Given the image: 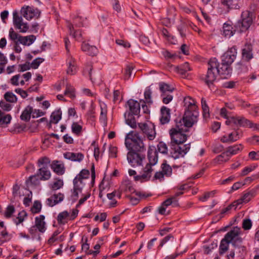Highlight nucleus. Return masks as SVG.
<instances>
[{
  "label": "nucleus",
  "mask_w": 259,
  "mask_h": 259,
  "mask_svg": "<svg viewBox=\"0 0 259 259\" xmlns=\"http://www.w3.org/2000/svg\"><path fill=\"white\" fill-rule=\"evenodd\" d=\"M149 162L144 167L142 175L134 177L135 181L141 182L148 181L152 176V172L155 170V166L157 163L158 152L155 149H149L148 151Z\"/></svg>",
  "instance_id": "1"
},
{
  "label": "nucleus",
  "mask_w": 259,
  "mask_h": 259,
  "mask_svg": "<svg viewBox=\"0 0 259 259\" xmlns=\"http://www.w3.org/2000/svg\"><path fill=\"white\" fill-rule=\"evenodd\" d=\"M125 145L130 151L141 152L146 149L143 140L139 133L133 131L126 134L125 138Z\"/></svg>",
  "instance_id": "2"
},
{
  "label": "nucleus",
  "mask_w": 259,
  "mask_h": 259,
  "mask_svg": "<svg viewBox=\"0 0 259 259\" xmlns=\"http://www.w3.org/2000/svg\"><path fill=\"white\" fill-rule=\"evenodd\" d=\"M181 120H176V127L169 131L171 145L184 143L187 140V135L184 133L187 130L183 127Z\"/></svg>",
  "instance_id": "3"
},
{
  "label": "nucleus",
  "mask_w": 259,
  "mask_h": 259,
  "mask_svg": "<svg viewBox=\"0 0 259 259\" xmlns=\"http://www.w3.org/2000/svg\"><path fill=\"white\" fill-rule=\"evenodd\" d=\"M253 19L252 13L248 11L243 12L240 20L238 21L235 26L236 30L241 32L246 31L252 23Z\"/></svg>",
  "instance_id": "4"
},
{
  "label": "nucleus",
  "mask_w": 259,
  "mask_h": 259,
  "mask_svg": "<svg viewBox=\"0 0 259 259\" xmlns=\"http://www.w3.org/2000/svg\"><path fill=\"white\" fill-rule=\"evenodd\" d=\"M218 65V60L215 58L210 59L208 62L207 72L203 79L204 80L205 83L209 87L212 84L216 79L218 73H217L215 68H217Z\"/></svg>",
  "instance_id": "5"
},
{
  "label": "nucleus",
  "mask_w": 259,
  "mask_h": 259,
  "mask_svg": "<svg viewBox=\"0 0 259 259\" xmlns=\"http://www.w3.org/2000/svg\"><path fill=\"white\" fill-rule=\"evenodd\" d=\"M198 116V111H185L183 118L179 120H181L183 127H191L197 122Z\"/></svg>",
  "instance_id": "6"
},
{
  "label": "nucleus",
  "mask_w": 259,
  "mask_h": 259,
  "mask_svg": "<svg viewBox=\"0 0 259 259\" xmlns=\"http://www.w3.org/2000/svg\"><path fill=\"white\" fill-rule=\"evenodd\" d=\"M241 232L240 228L238 227H234L225 235L224 238L233 245L237 246L242 241L240 237Z\"/></svg>",
  "instance_id": "7"
},
{
  "label": "nucleus",
  "mask_w": 259,
  "mask_h": 259,
  "mask_svg": "<svg viewBox=\"0 0 259 259\" xmlns=\"http://www.w3.org/2000/svg\"><path fill=\"white\" fill-rule=\"evenodd\" d=\"M13 23L15 29L18 30L21 33H25L29 29V25L23 21L17 10H14L13 12Z\"/></svg>",
  "instance_id": "8"
},
{
  "label": "nucleus",
  "mask_w": 259,
  "mask_h": 259,
  "mask_svg": "<svg viewBox=\"0 0 259 259\" xmlns=\"http://www.w3.org/2000/svg\"><path fill=\"white\" fill-rule=\"evenodd\" d=\"M171 146L172 148L170 153L171 156L175 159L184 157L190 149V144L184 145L182 143Z\"/></svg>",
  "instance_id": "9"
},
{
  "label": "nucleus",
  "mask_w": 259,
  "mask_h": 259,
  "mask_svg": "<svg viewBox=\"0 0 259 259\" xmlns=\"http://www.w3.org/2000/svg\"><path fill=\"white\" fill-rule=\"evenodd\" d=\"M138 127L149 140H153L155 138V125L152 123H139Z\"/></svg>",
  "instance_id": "10"
},
{
  "label": "nucleus",
  "mask_w": 259,
  "mask_h": 259,
  "mask_svg": "<svg viewBox=\"0 0 259 259\" xmlns=\"http://www.w3.org/2000/svg\"><path fill=\"white\" fill-rule=\"evenodd\" d=\"M127 159L132 166L136 167L142 165L145 156L136 151H131L127 154Z\"/></svg>",
  "instance_id": "11"
},
{
  "label": "nucleus",
  "mask_w": 259,
  "mask_h": 259,
  "mask_svg": "<svg viewBox=\"0 0 259 259\" xmlns=\"http://www.w3.org/2000/svg\"><path fill=\"white\" fill-rule=\"evenodd\" d=\"M21 14L27 20H31L33 18H38L40 12L36 8H34L29 6L22 7L20 11Z\"/></svg>",
  "instance_id": "12"
},
{
  "label": "nucleus",
  "mask_w": 259,
  "mask_h": 259,
  "mask_svg": "<svg viewBox=\"0 0 259 259\" xmlns=\"http://www.w3.org/2000/svg\"><path fill=\"white\" fill-rule=\"evenodd\" d=\"M226 124H233L237 126L249 127L250 121L242 116H231L226 121Z\"/></svg>",
  "instance_id": "13"
},
{
  "label": "nucleus",
  "mask_w": 259,
  "mask_h": 259,
  "mask_svg": "<svg viewBox=\"0 0 259 259\" xmlns=\"http://www.w3.org/2000/svg\"><path fill=\"white\" fill-rule=\"evenodd\" d=\"M237 54V52L236 47L231 48L222 56V62L231 65L234 61Z\"/></svg>",
  "instance_id": "14"
},
{
  "label": "nucleus",
  "mask_w": 259,
  "mask_h": 259,
  "mask_svg": "<svg viewBox=\"0 0 259 259\" xmlns=\"http://www.w3.org/2000/svg\"><path fill=\"white\" fill-rule=\"evenodd\" d=\"M73 182V189L72 197L74 200H76L78 197V193L81 192L82 188L85 185V181L80 179L78 177H75Z\"/></svg>",
  "instance_id": "15"
},
{
  "label": "nucleus",
  "mask_w": 259,
  "mask_h": 259,
  "mask_svg": "<svg viewBox=\"0 0 259 259\" xmlns=\"http://www.w3.org/2000/svg\"><path fill=\"white\" fill-rule=\"evenodd\" d=\"M217 68H215L217 73L223 76L224 77L230 75L232 73L231 65L222 62L221 64L218 62Z\"/></svg>",
  "instance_id": "16"
},
{
  "label": "nucleus",
  "mask_w": 259,
  "mask_h": 259,
  "mask_svg": "<svg viewBox=\"0 0 259 259\" xmlns=\"http://www.w3.org/2000/svg\"><path fill=\"white\" fill-rule=\"evenodd\" d=\"M220 4L228 11L231 9H238L242 4V0H220Z\"/></svg>",
  "instance_id": "17"
},
{
  "label": "nucleus",
  "mask_w": 259,
  "mask_h": 259,
  "mask_svg": "<svg viewBox=\"0 0 259 259\" xmlns=\"http://www.w3.org/2000/svg\"><path fill=\"white\" fill-rule=\"evenodd\" d=\"M252 46L251 44H246L242 50V57L246 61H249L253 58Z\"/></svg>",
  "instance_id": "18"
},
{
  "label": "nucleus",
  "mask_w": 259,
  "mask_h": 259,
  "mask_svg": "<svg viewBox=\"0 0 259 259\" xmlns=\"http://www.w3.org/2000/svg\"><path fill=\"white\" fill-rule=\"evenodd\" d=\"M64 199V195L61 193L55 194L47 200V204L50 206H53L61 202Z\"/></svg>",
  "instance_id": "19"
},
{
  "label": "nucleus",
  "mask_w": 259,
  "mask_h": 259,
  "mask_svg": "<svg viewBox=\"0 0 259 259\" xmlns=\"http://www.w3.org/2000/svg\"><path fill=\"white\" fill-rule=\"evenodd\" d=\"M45 219V217L44 215H40L35 218L34 226L37 228L38 231L42 233H44L46 230Z\"/></svg>",
  "instance_id": "20"
},
{
  "label": "nucleus",
  "mask_w": 259,
  "mask_h": 259,
  "mask_svg": "<svg viewBox=\"0 0 259 259\" xmlns=\"http://www.w3.org/2000/svg\"><path fill=\"white\" fill-rule=\"evenodd\" d=\"M240 138L239 132L237 131L229 134L228 136L225 135L223 136L221 141L223 143H232L236 141Z\"/></svg>",
  "instance_id": "21"
},
{
  "label": "nucleus",
  "mask_w": 259,
  "mask_h": 259,
  "mask_svg": "<svg viewBox=\"0 0 259 259\" xmlns=\"http://www.w3.org/2000/svg\"><path fill=\"white\" fill-rule=\"evenodd\" d=\"M185 111H198L197 106L195 101L190 97H187L184 99Z\"/></svg>",
  "instance_id": "22"
},
{
  "label": "nucleus",
  "mask_w": 259,
  "mask_h": 259,
  "mask_svg": "<svg viewBox=\"0 0 259 259\" xmlns=\"http://www.w3.org/2000/svg\"><path fill=\"white\" fill-rule=\"evenodd\" d=\"M64 157L67 159L73 161L80 162L84 158L81 153L66 152L64 153Z\"/></svg>",
  "instance_id": "23"
},
{
  "label": "nucleus",
  "mask_w": 259,
  "mask_h": 259,
  "mask_svg": "<svg viewBox=\"0 0 259 259\" xmlns=\"http://www.w3.org/2000/svg\"><path fill=\"white\" fill-rule=\"evenodd\" d=\"M131 114L137 115L140 110V104L137 101L131 99L127 102Z\"/></svg>",
  "instance_id": "24"
},
{
  "label": "nucleus",
  "mask_w": 259,
  "mask_h": 259,
  "mask_svg": "<svg viewBox=\"0 0 259 259\" xmlns=\"http://www.w3.org/2000/svg\"><path fill=\"white\" fill-rule=\"evenodd\" d=\"M170 109L165 106H162L160 112L161 116L160 117V122L162 124H165L169 122L170 118Z\"/></svg>",
  "instance_id": "25"
},
{
  "label": "nucleus",
  "mask_w": 259,
  "mask_h": 259,
  "mask_svg": "<svg viewBox=\"0 0 259 259\" xmlns=\"http://www.w3.org/2000/svg\"><path fill=\"white\" fill-rule=\"evenodd\" d=\"M51 168L58 175H62L65 172V167L63 163L58 161H54L51 164Z\"/></svg>",
  "instance_id": "26"
},
{
  "label": "nucleus",
  "mask_w": 259,
  "mask_h": 259,
  "mask_svg": "<svg viewBox=\"0 0 259 259\" xmlns=\"http://www.w3.org/2000/svg\"><path fill=\"white\" fill-rule=\"evenodd\" d=\"M81 49L83 52L91 56H95L98 53L97 48L94 46H91L88 43L83 42L81 45Z\"/></svg>",
  "instance_id": "27"
},
{
  "label": "nucleus",
  "mask_w": 259,
  "mask_h": 259,
  "mask_svg": "<svg viewBox=\"0 0 259 259\" xmlns=\"http://www.w3.org/2000/svg\"><path fill=\"white\" fill-rule=\"evenodd\" d=\"M36 174L40 177V179L42 181H46L49 180L51 176L50 171L48 169L47 167L42 166L39 168Z\"/></svg>",
  "instance_id": "28"
},
{
  "label": "nucleus",
  "mask_w": 259,
  "mask_h": 259,
  "mask_svg": "<svg viewBox=\"0 0 259 259\" xmlns=\"http://www.w3.org/2000/svg\"><path fill=\"white\" fill-rule=\"evenodd\" d=\"M32 113H33V107L29 105L26 106L20 115V119L25 122L29 121Z\"/></svg>",
  "instance_id": "29"
},
{
  "label": "nucleus",
  "mask_w": 259,
  "mask_h": 259,
  "mask_svg": "<svg viewBox=\"0 0 259 259\" xmlns=\"http://www.w3.org/2000/svg\"><path fill=\"white\" fill-rule=\"evenodd\" d=\"M67 73L69 75L75 74L77 72V67L75 60L72 57L67 60Z\"/></svg>",
  "instance_id": "30"
},
{
  "label": "nucleus",
  "mask_w": 259,
  "mask_h": 259,
  "mask_svg": "<svg viewBox=\"0 0 259 259\" xmlns=\"http://www.w3.org/2000/svg\"><path fill=\"white\" fill-rule=\"evenodd\" d=\"M120 190L121 192H124L126 193H133L135 190L132 186V183L129 180H125L122 182L120 187Z\"/></svg>",
  "instance_id": "31"
},
{
  "label": "nucleus",
  "mask_w": 259,
  "mask_h": 259,
  "mask_svg": "<svg viewBox=\"0 0 259 259\" xmlns=\"http://www.w3.org/2000/svg\"><path fill=\"white\" fill-rule=\"evenodd\" d=\"M36 37L33 35H30L28 36H21L20 37L19 43L24 46H30L35 40Z\"/></svg>",
  "instance_id": "32"
},
{
  "label": "nucleus",
  "mask_w": 259,
  "mask_h": 259,
  "mask_svg": "<svg viewBox=\"0 0 259 259\" xmlns=\"http://www.w3.org/2000/svg\"><path fill=\"white\" fill-rule=\"evenodd\" d=\"M243 148V146L241 144L235 145L228 147L226 152L230 157L231 156L235 155L242 151Z\"/></svg>",
  "instance_id": "33"
},
{
  "label": "nucleus",
  "mask_w": 259,
  "mask_h": 259,
  "mask_svg": "<svg viewBox=\"0 0 259 259\" xmlns=\"http://www.w3.org/2000/svg\"><path fill=\"white\" fill-rule=\"evenodd\" d=\"M237 30L236 29L235 30H233V27L232 25L225 23L223 26V34L226 37L230 38L233 35L234 32Z\"/></svg>",
  "instance_id": "34"
},
{
  "label": "nucleus",
  "mask_w": 259,
  "mask_h": 259,
  "mask_svg": "<svg viewBox=\"0 0 259 259\" xmlns=\"http://www.w3.org/2000/svg\"><path fill=\"white\" fill-rule=\"evenodd\" d=\"M12 120V116L10 114H5L1 111L0 115V125L2 126L7 125Z\"/></svg>",
  "instance_id": "35"
},
{
  "label": "nucleus",
  "mask_w": 259,
  "mask_h": 259,
  "mask_svg": "<svg viewBox=\"0 0 259 259\" xmlns=\"http://www.w3.org/2000/svg\"><path fill=\"white\" fill-rule=\"evenodd\" d=\"M101 107V113L100 120L103 123L104 125L107 124V108L106 105L104 104H101L100 105Z\"/></svg>",
  "instance_id": "36"
},
{
  "label": "nucleus",
  "mask_w": 259,
  "mask_h": 259,
  "mask_svg": "<svg viewBox=\"0 0 259 259\" xmlns=\"http://www.w3.org/2000/svg\"><path fill=\"white\" fill-rule=\"evenodd\" d=\"M40 181H41L40 177L36 174L33 176H30L26 183L27 186L37 185L39 184Z\"/></svg>",
  "instance_id": "37"
},
{
  "label": "nucleus",
  "mask_w": 259,
  "mask_h": 259,
  "mask_svg": "<svg viewBox=\"0 0 259 259\" xmlns=\"http://www.w3.org/2000/svg\"><path fill=\"white\" fill-rule=\"evenodd\" d=\"M69 219V214L67 211H64L59 213L57 217V221L59 224H65Z\"/></svg>",
  "instance_id": "38"
},
{
  "label": "nucleus",
  "mask_w": 259,
  "mask_h": 259,
  "mask_svg": "<svg viewBox=\"0 0 259 259\" xmlns=\"http://www.w3.org/2000/svg\"><path fill=\"white\" fill-rule=\"evenodd\" d=\"M252 197V194L250 192H247L244 194L241 198L235 201V203L238 206L243 203H247Z\"/></svg>",
  "instance_id": "39"
},
{
  "label": "nucleus",
  "mask_w": 259,
  "mask_h": 259,
  "mask_svg": "<svg viewBox=\"0 0 259 259\" xmlns=\"http://www.w3.org/2000/svg\"><path fill=\"white\" fill-rule=\"evenodd\" d=\"M68 28L69 30V33L71 35L73 36L76 40H79L81 36V34L79 30H75L73 25L71 24L68 25Z\"/></svg>",
  "instance_id": "40"
},
{
  "label": "nucleus",
  "mask_w": 259,
  "mask_h": 259,
  "mask_svg": "<svg viewBox=\"0 0 259 259\" xmlns=\"http://www.w3.org/2000/svg\"><path fill=\"white\" fill-rule=\"evenodd\" d=\"M124 116L125 118V121L127 124H128L133 128H135L137 127L136 121L133 114L128 113L127 115H126V114H125Z\"/></svg>",
  "instance_id": "41"
},
{
  "label": "nucleus",
  "mask_w": 259,
  "mask_h": 259,
  "mask_svg": "<svg viewBox=\"0 0 259 259\" xmlns=\"http://www.w3.org/2000/svg\"><path fill=\"white\" fill-rule=\"evenodd\" d=\"M230 156L228 155L226 151L221 154L218 155L214 159L215 162L218 164H221L222 163L227 162L230 159Z\"/></svg>",
  "instance_id": "42"
},
{
  "label": "nucleus",
  "mask_w": 259,
  "mask_h": 259,
  "mask_svg": "<svg viewBox=\"0 0 259 259\" xmlns=\"http://www.w3.org/2000/svg\"><path fill=\"white\" fill-rule=\"evenodd\" d=\"M21 77V76L20 74H17L13 76L10 79L11 83L14 86H18L19 85H24L25 81L24 80L21 79L19 80Z\"/></svg>",
  "instance_id": "43"
},
{
  "label": "nucleus",
  "mask_w": 259,
  "mask_h": 259,
  "mask_svg": "<svg viewBox=\"0 0 259 259\" xmlns=\"http://www.w3.org/2000/svg\"><path fill=\"white\" fill-rule=\"evenodd\" d=\"M62 112L60 110L53 112L51 116V122L56 124L61 119Z\"/></svg>",
  "instance_id": "44"
},
{
  "label": "nucleus",
  "mask_w": 259,
  "mask_h": 259,
  "mask_svg": "<svg viewBox=\"0 0 259 259\" xmlns=\"http://www.w3.org/2000/svg\"><path fill=\"white\" fill-rule=\"evenodd\" d=\"M230 242H228L227 239H225V238H223L220 245V254H224L227 250L228 249L229 244Z\"/></svg>",
  "instance_id": "45"
},
{
  "label": "nucleus",
  "mask_w": 259,
  "mask_h": 259,
  "mask_svg": "<svg viewBox=\"0 0 259 259\" xmlns=\"http://www.w3.org/2000/svg\"><path fill=\"white\" fill-rule=\"evenodd\" d=\"M5 100L10 103H16L17 102V97L11 92H7L4 95Z\"/></svg>",
  "instance_id": "46"
},
{
  "label": "nucleus",
  "mask_w": 259,
  "mask_h": 259,
  "mask_svg": "<svg viewBox=\"0 0 259 259\" xmlns=\"http://www.w3.org/2000/svg\"><path fill=\"white\" fill-rule=\"evenodd\" d=\"M9 36L11 40L13 41L14 42H15L19 41L20 37H21V35L15 32L13 28H11L9 31Z\"/></svg>",
  "instance_id": "47"
},
{
  "label": "nucleus",
  "mask_w": 259,
  "mask_h": 259,
  "mask_svg": "<svg viewBox=\"0 0 259 259\" xmlns=\"http://www.w3.org/2000/svg\"><path fill=\"white\" fill-rule=\"evenodd\" d=\"M64 183L61 179H55V181L50 185V188L52 190H57L61 188L63 186Z\"/></svg>",
  "instance_id": "48"
},
{
  "label": "nucleus",
  "mask_w": 259,
  "mask_h": 259,
  "mask_svg": "<svg viewBox=\"0 0 259 259\" xmlns=\"http://www.w3.org/2000/svg\"><path fill=\"white\" fill-rule=\"evenodd\" d=\"M159 89L162 94L171 93L174 90L168 84L163 82L159 84Z\"/></svg>",
  "instance_id": "49"
},
{
  "label": "nucleus",
  "mask_w": 259,
  "mask_h": 259,
  "mask_svg": "<svg viewBox=\"0 0 259 259\" xmlns=\"http://www.w3.org/2000/svg\"><path fill=\"white\" fill-rule=\"evenodd\" d=\"M217 191L216 190H213L210 192H207L204 193L202 196H200L199 198V199L201 201H206L209 198L212 197L214 196V195L216 194Z\"/></svg>",
  "instance_id": "50"
},
{
  "label": "nucleus",
  "mask_w": 259,
  "mask_h": 259,
  "mask_svg": "<svg viewBox=\"0 0 259 259\" xmlns=\"http://www.w3.org/2000/svg\"><path fill=\"white\" fill-rule=\"evenodd\" d=\"M237 206H238L237 205L234 201L233 203L230 204L229 205H228V206L223 208L222 210L221 214H220L221 217H223V216L225 214L229 213V212L230 211V210L232 209L233 208H234V209H236V208L237 207Z\"/></svg>",
  "instance_id": "51"
},
{
  "label": "nucleus",
  "mask_w": 259,
  "mask_h": 259,
  "mask_svg": "<svg viewBox=\"0 0 259 259\" xmlns=\"http://www.w3.org/2000/svg\"><path fill=\"white\" fill-rule=\"evenodd\" d=\"M161 169L163 174L166 176H169L172 173V168L168 164L163 163L161 165Z\"/></svg>",
  "instance_id": "52"
},
{
  "label": "nucleus",
  "mask_w": 259,
  "mask_h": 259,
  "mask_svg": "<svg viewBox=\"0 0 259 259\" xmlns=\"http://www.w3.org/2000/svg\"><path fill=\"white\" fill-rule=\"evenodd\" d=\"M50 163V160L47 157L40 158L37 161L38 166L41 167L42 166L47 167V165Z\"/></svg>",
  "instance_id": "53"
},
{
  "label": "nucleus",
  "mask_w": 259,
  "mask_h": 259,
  "mask_svg": "<svg viewBox=\"0 0 259 259\" xmlns=\"http://www.w3.org/2000/svg\"><path fill=\"white\" fill-rule=\"evenodd\" d=\"M64 94L69 96L71 98H74L75 97L74 88L70 85L67 84L66 85V88L64 92Z\"/></svg>",
  "instance_id": "54"
},
{
  "label": "nucleus",
  "mask_w": 259,
  "mask_h": 259,
  "mask_svg": "<svg viewBox=\"0 0 259 259\" xmlns=\"http://www.w3.org/2000/svg\"><path fill=\"white\" fill-rule=\"evenodd\" d=\"M41 209V204L38 201H35L31 210L33 213H37L40 211Z\"/></svg>",
  "instance_id": "55"
},
{
  "label": "nucleus",
  "mask_w": 259,
  "mask_h": 259,
  "mask_svg": "<svg viewBox=\"0 0 259 259\" xmlns=\"http://www.w3.org/2000/svg\"><path fill=\"white\" fill-rule=\"evenodd\" d=\"M71 129L74 134L79 135L81 132L82 126L77 122H73L71 125Z\"/></svg>",
  "instance_id": "56"
},
{
  "label": "nucleus",
  "mask_w": 259,
  "mask_h": 259,
  "mask_svg": "<svg viewBox=\"0 0 259 259\" xmlns=\"http://www.w3.org/2000/svg\"><path fill=\"white\" fill-rule=\"evenodd\" d=\"M157 149L159 152L162 154H167L168 152V148L166 144L163 142H160L157 145Z\"/></svg>",
  "instance_id": "57"
},
{
  "label": "nucleus",
  "mask_w": 259,
  "mask_h": 259,
  "mask_svg": "<svg viewBox=\"0 0 259 259\" xmlns=\"http://www.w3.org/2000/svg\"><path fill=\"white\" fill-rule=\"evenodd\" d=\"M15 211V209L13 205L8 206L4 213L5 217L7 219L11 218Z\"/></svg>",
  "instance_id": "58"
},
{
  "label": "nucleus",
  "mask_w": 259,
  "mask_h": 259,
  "mask_svg": "<svg viewBox=\"0 0 259 259\" xmlns=\"http://www.w3.org/2000/svg\"><path fill=\"white\" fill-rule=\"evenodd\" d=\"M162 204L166 207L171 204H173L174 206H177L178 205V200L177 199H176V197H171L167 199L162 203Z\"/></svg>",
  "instance_id": "59"
},
{
  "label": "nucleus",
  "mask_w": 259,
  "mask_h": 259,
  "mask_svg": "<svg viewBox=\"0 0 259 259\" xmlns=\"http://www.w3.org/2000/svg\"><path fill=\"white\" fill-rule=\"evenodd\" d=\"M90 176V171L87 169H82L79 174H78L76 177H78L80 179L85 181L89 179Z\"/></svg>",
  "instance_id": "60"
},
{
  "label": "nucleus",
  "mask_w": 259,
  "mask_h": 259,
  "mask_svg": "<svg viewBox=\"0 0 259 259\" xmlns=\"http://www.w3.org/2000/svg\"><path fill=\"white\" fill-rule=\"evenodd\" d=\"M85 20V18L77 16L74 19L73 23L76 26H83Z\"/></svg>",
  "instance_id": "61"
},
{
  "label": "nucleus",
  "mask_w": 259,
  "mask_h": 259,
  "mask_svg": "<svg viewBox=\"0 0 259 259\" xmlns=\"http://www.w3.org/2000/svg\"><path fill=\"white\" fill-rule=\"evenodd\" d=\"M133 69L134 67L132 65H128L126 66L124 72V79H128L130 78Z\"/></svg>",
  "instance_id": "62"
},
{
  "label": "nucleus",
  "mask_w": 259,
  "mask_h": 259,
  "mask_svg": "<svg viewBox=\"0 0 259 259\" xmlns=\"http://www.w3.org/2000/svg\"><path fill=\"white\" fill-rule=\"evenodd\" d=\"M161 97L163 103L165 104H168L173 99V96L170 93L161 94Z\"/></svg>",
  "instance_id": "63"
},
{
  "label": "nucleus",
  "mask_w": 259,
  "mask_h": 259,
  "mask_svg": "<svg viewBox=\"0 0 259 259\" xmlns=\"http://www.w3.org/2000/svg\"><path fill=\"white\" fill-rule=\"evenodd\" d=\"M26 215L27 214L25 211H22L20 212L18 214L16 220L15 221L16 224L18 225V224L23 222L24 220L25 217H26Z\"/></svg>",
  "instance_id": "64"
}]
</instances>
